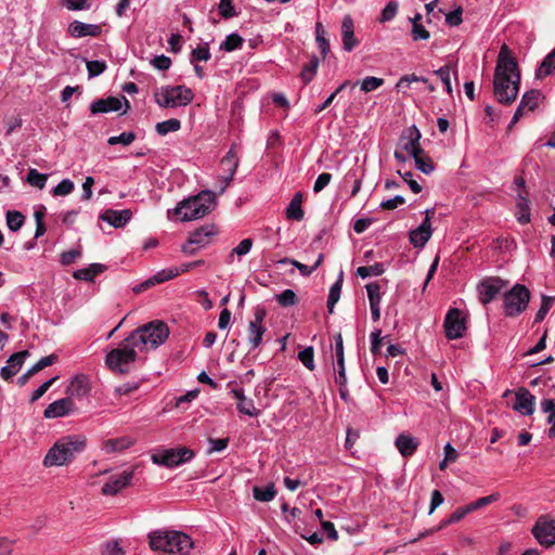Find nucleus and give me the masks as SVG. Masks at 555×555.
Listing matches in <instances>:
<instances>
[{
  "label": "nucleus",
  "mask_w": 555,
  "mask_h": 555,
  "mask_svg": "<svg viewBox=\"0 0 555 555\" xmlns=\"http://www.w3.org/2000/svg\"><path fill=\"white\" fill-rule=\"evenodd\" d=\"M388 338V336L382 337V331L376 330L371 333V352L376 356L380 352V347L383 340Z\"/></svg>",
  "instance_id": "680f3d73"
},
{
  "label": "nucleus",
  "mask_w": 555,
  "mask_h": 555,
  "mask_svg": "<svg viewBox=\"0 0 555 555\" xmlns=\"http://www.w3.org/2000/svg\"><path fill=\"white\" fill-rule=\"evenodd\" d=\"M469 513H472V512L469 509L468 504L466 506L459 507L449 516V518L447 520H444L442 522V525L440 527L443 528L450 524L457 522V521L462 520Z\"/></svg>",
  "instance_id": "4d7b16f0"
},
{
  "label": "nucleus",
  "mask_w": 555,
  "mask_h": 555,
  "mask_svg": "<svg viewBox=\"0 0 555 555\" xmlns=\"http://www.w3.org/2000/svg\"><path fill=\"white\" fill-rule=\"evenodd\" d=\"M517 207L520 211V215L518 216V221L522 224L528 223L530 221L528 201L525 197L519 196Z\"/></svg>",
  "instance_id": "052dcab7"
},
{
  "label": "nucleus",
  "mask_w": 555,
  "mask_h": 555,
  "mask_svg": "<svg viewBox=\"0 0 555 555\" xmlns=\"http://www.w3.org/2000/svg\"><path fill=\"white\" fill-rule=\"evenodd\" d=\"M216 205V195L211 191L182 201L175 209V215L182 221L195 220L208 215Z\"/></svg>",
  "instance_id": "20e7f679"
},
{
  "label": "nucleus",
  "mask_w": 555,
  "mask_h": 555,
  "mask_svg": "<svg viewBox=\"0 0 555 555\" xmlns=\"http://www.w3.org/2000/svg\"><path fill=\"white\" fill-rule=\"evenodd\" d=\"M431 224L426 211V217L421 225L410 232V242L414 247H424L431 236Z\"/></svg>",
  "instance_id": "6ab92c4d"
},
{
  "label": "nucleus",
  "mask_w": 555,
  "mask_h": 555,
  "mask_svg": "<svg viewBox=\"0 0 555 555\" xmlns=\"http://www.w3.org/2000/svg\"><path fill=\"white\" fill-rule=\"evenodd\" d=\"M443 327L448 339H459L464 336L466 325L457 308H451L447 312Z\"/></svg>",
  "instance_id": "9d476101"
},
{
  "label": "nucleus",
  "mask_w": 555,
  "mask_h": 555,
  "mask_svg": "<svg viewBox=\"0 0 555 555\" xmlns=\"http://www.w3.org/2000/svg\"><path fill=\"white\" fill-rule=\"evenodd\" d=\"M193 548V541L192 539L181 532V531H175L170 530L169 532V543L168 547L166 550V553L169 555H189L190 551Z\"/></svg>",
  "instance_id": "f8f14e48"
},
{
  "label": "nucleus",
  "mask_w": 555,
  "mask_h": 555,
  "mask_svg": "<svg viewBox=\"0 0 555 555\" xmlns=\"http://www.w3.org/2000/svg\"><path fill=\"white\" fill-rule=\"evenodd\" d=\"M106 270V266L102 263H92L88 268H83L74 272L73 276L76 280L93 281V279L103 273Z\"/></svg>",
  "instance_id": "c85d7f7f"
},
{
  "label": "nucleus",
  "mask_w": 555,
  "mask_h": 555,
  "mask_svg": "<svg viewBox=\"0 0 555 555\" xmlns=\"http://www.w3.org/2000/svg\"><path fill=\"white\" fill-rule=\"evenodd\" d=\"M555 70V49L552 50L541 62L535 70V78L543 79Z\"/></svg>",
  "instance_id": "2f4dec72"
},
{
  "label": "nucleus",
  "mask_w": 555,
  "mask_h": 555,
  "mask_svg": "<svg viewBox=\"0 0 555 555\" xmlns=\"http://www.w3.org/2000/svg\"><path fill=\"white\" fill-rule=\"evenodd\" d=\"M221 168L223 173H228V180H233L236 168L238 166V158L235 149L232 146L221 159Z\"/></svg>",
  "instance_id": "cd10ccee"
},
{
  "label": "nucleus",
  "mask_w": 555,
  "mask_h": 555,
  "mask_svg": "<svg viewBox=\"0 0 555 555\" xmlns=\"http://www.w3.org/2000/svg\"><path fill=\"white\" fill-rule=\"evenodd\" d=\"M279 263H281V264H286V263L293 264L295 268H297L299 270L300 274L304 275V276H309L313 272L312 267H308V266H306V264H304V263H301V262H299V261H297L295 259H291V258H287V257L279 260Z\"/></svg>",
  "instance_id": "e2e57ef3"
},
{
  "label": "nucleus",
  "mask_w": 555,
  "mask_h": 555,
  "mask_svg": "<svg viewBox=\"0 0 555 555\" xmlns=\"http://www.w3.org/2000/svg\"><path fill=\"white\" fill-rule=\"evenodd\" d=\"M168 336V325L164 321L154 320L131 332L128 341H132V346H137L139 350L156 349Z\"/></svg>",
  "instance_id": "7ed1b4c3"
},
{
  "label": "nucleus",
  "mask_w": 555,
  "mask_h": 555,
  "mask_svg": "<svg viewBox=\"0 0 555 555\" xmlns=\"http://www.w3.org/2000/svg\"><path fill=\"white\" fill-rule=\"evenodd\" d=\"M300 362L309 370L313 371L314 365V350L312 347H307L298 353Z\"/></svg>",
  "instance_id": "3c124183"
},
{
  "label": "nucleus",
  "mask_w": 555,
  "mask_h": 555,
  "mask_svg": "<svg viewBox=\"0 0 555 555\" xmlns=\"http://www.w3.org/2000/svg\"><path fill=\"white\" fill-rule=\"evenodd\" d=\"M254 499L259 502H270L276 495V490L273 483H269L266 487H254L253 488Z\"/></svg>",
  "instance_id": "c9c22d12"
},
{
  "label": "nucleus",
  "mask_w": 555,
  "mask_h": 555,
  "mask_svg": "<svg viewBox=\"0 0 555 555\" xmlns=\"http://www.w3.org/2000/svg\"><path fill=\"white\" fill-rule=\"evenodd\" d=\"M302 194L296 193L286 208V217L291 220L301 221L305 212L301 208Z\"/></svg>",
  "instance_id": "c756f323"
},
{
  "label": "nucleus",
  "mask_w": 555,
  "mask_h": 555,
  "mask_svg": "<svg viewBox=\"0 0 555 555\" xmlns=\"http://www.w3.org/2000/svg\"><path fill=\"white\" fill-rule=\"evenodd\" d=\"M530 300L529 289L521 284L514 285L503 296V307L506 317H517L524 312Z\"/></svg>",
  "instance_id": "423d86ee"
},
{
  "label": "nucleus",
  "mask_w": 555,
  "mask_h": 555,
  "mask_svg": "<svg viewBox=\"0 0 555 555\" xmlns=\"http://www.w3.org/2000/svg\"><path fill=\"white\" fill-rule=\"evenodd\" d=\"M344 281V272L340 271L337 281L331 286L327 297V310L330 313H334L335 305L340 298L341 287Z\"/></svg>",
  "instance_id": "473e14b6"
},
{
  "label": "nucleus",
  "mask_w": 555,
  "mask_h": 555,
  "mask_svg": "<svg viewBox=\"0 0 555 555\" xmlns=\"http://www.w3.org/2000/svg\"><path fill=\"white\" fill-rule=\"evenodd\" d=\"M396 447L404 457H408L415 452L417 442L412 436L400 434L396 439Z\"/></svg>",
  "instance_id": "bb28decb"
},
{
  "label": "nucleus",
  "mask_w": 555,
  "mask_h": 555,
  "mask_svg": "<svg viewBox=\"0 0 555 555\" xmlns=\"http://www.w3.org/2000/svg\"><path fill=\"white\" fill-rule=\"evenodd\" d=\"M74 410V401L69 397L50 403L43 411L44 418H57L68 415Z\"/></svg>",
  "instance_id": "f3484780"
},
{
  "label": "nucleus",
  "mask_w": 555,
  "mask_h": 555,
  "mask_svg": "<svg viewBox=\"0 0 555 555\" xmlns=\"http://www.w3.org/2000/svg\"><path fill=\"white\" fill-rule=\"evenodd\" d=\"M535 406V397L525 387L519 388L515 393L513 409L522 415H532Z\"/></svg>",
  "instance_id": "4468645a"
},
{
  "label": "nucleus",
  "mask_w": 555,
  "mask_h": 555,
  "mask_svg": "<svg viewBox=\"0 0 555 555\" xmlns=\"http://www.w3.org/2000/svg\"><path fill=\"white\" fill-rule=\"evenodd\" d=\"M210 59V51L208 44L198 46L191 53V62L208 61Z\"/></svg>",
  "instance_id": "13d9d810"
},
{
  "label": "nucleus",
  "mask_w": 555,
  "mask_h": 555,
  "mask_svg": "<svg viewBox=\"0 0 555 555\" xmlns=\"http://www.w3.org/2000/svg\"><path fill=\"white\" fill-rule=\"evenodd\" d=\"M219 14L223 18H231L236 15L235 9L232 5V0H220Z\"/></svg>",
  "instance_id": "338daca9"
},
{
  "label": "nucleus",
  "mask_w": 555,
  "mask_h": 555,
  "mask_svg": "<svg viewBox=\"0 0 555 555\" xmlns=\"http://www.w3.org/2000/svg\"><path fill=\"white\" fill-rule=\"evenodd\" d=\"M24 221L25 217L22 212L17 210H9L7 212V224L11 231H18L23 227Z\"/></svg>",
  "instance_id": "58836bf2"
},
{
  "label": "nucleus",
  "mask_w": 555,
  "mask_h": 555,
  "mask_svg": "<svg viewBox=\"0 0 555 555\" xmlns=\"http://www.w3.org/2000/svg\"><path fill=\"white\" fill-rule=\"evenodd\" d=\"M68 33L74 38H82L87 36L98 37L102 33V27L94 24H85L79 21H74L68 26Z\"/></svg>",
  "instance_id": "412c9836"
},
{
  "label": "nucleus",
  "mask_w": 555,
  "mask_h": 555,
  "mask_svg": "<svg viewBox=\"0 0 555 555\" xmlns=\"http://www.w3.org/2000/svg\"><path fill=\"white\" fill-rule=\"evenodd\" d=\"M320 60L318 56L313 55L311 60L304 65L302 70L300 73V78L304 83H309L315 76L319 68Z\"/></svg>",
  "instance_id": "e433bc0d"
},
{
  "label": "nucleus",
  "mask_w": 555,
  "mask_h": 555,
  "mask_svg": "<svg viewBox=\"0 0 555 555\" xmlns=\"http://www.w3.org/2000/svg\"><path fill=\"white\" fill-rule=\"evenodd\" d=\"M540 91L529 90L522 95L519 105L528 111H533L539 105Z\"/></svg>",
  "instance_id": "4c0bfd02"
},
{
  "label": "nucleus",
  "mask_w": 555,
  "mask_h": 555,
  "mask_svg": "<svg viewBox=\"0 0 555 555\" xmlns=\"http://www.w3.org/2000/svg\"><path fill=\"white\" fill-rule=\"evenodd\" d=\"M132 211L130 209L122 210H114L106 209L100 218L106 222H108L114 228H122L127 224V222L131 219Z\"/></svg>",
  "instance_id": "4be33fe9"
},
{
  "label": "nucleus",
  "mask_w": 555,
  "mask_h": 555,
  "mask_svg": "<svg viewBox=\"0 0 555 555\" xmlns=\"http://www.w3.org/2000/svg\"><path fill=\"white\" fill-rule=\"evenodd\" d=\"M554 300L555 297H550L545 295L542 296V305L535 314L534 323H539L544 320Z\"/></svg>",
  "instance_id": "864d4df0"
},
{
  "label": "nucleus",
  "mask_w": 555,
  "mask_h": 555,
  "mask_svg": "<svg viewBox=\"0 0 555 555\" xmlns=\"http://www.w3.org/2000/svg\"><path fill=\"white\" fill-rule=\"evenodd\" d=\"M181 128V121L177 118H171L162 122H158L155 127L156 132L159 135H166L169 132L178 131Z\"/></svg>",
  "instance_id": "ea45409f"
},
{
  "label": "nucleus",
  "mask_w": 555,
  "mask_h": 555,
  "mask_svg": "<svg viewBox=\"0 0 555 555\" xmlns=\"http://www.w3.org/2000/svg\"><path fill=\"white\" fill-rule=\"evenodd\" d=\"M384 264L382 262H375L372 266H363L357 269V274L362 279L372 276V275H382L384 273Z\"/></svg>",
  "instance_id": "a19ab883"
},
{
  "label": "nucleus",
  "mask_w": 555,
  "mask_h": 555,
  "mask_svg": "<svg viewBox=\"0 0 555 555\" xmlns=\"http://www.w3.org/2000/svg\"><path fill=\"white\" fill-rule=\"evenodd\" d=\"M520 86L518 63L506 44H503L495 66L493 93L499 103L511 105L517 98Z\"/></svg>",
  "instance_id": "f257e3e1"
},
{
  "label": "nucleus",
  "mask_w": 555,
  "mask_h": 555,
  "mask_svg": "<svg viewBox=\"0 0 555 555\" xmlns=\"http://www.w3.org/2000/svg\"><path fill=\"white\" fill-rule=\"evenodd\" d=\"M253 246V240L251 238H244L240 242V244L232 249L230 257H233L234 254L238 256H244L248 254Z\"/></svg>",
  "instance_id": "774afa93"
},
{
  "label": "nucleus",
  "mask_w": 555,
  "mask_h": 555,
  "mask_svg": "<svg viewBox=\"0 0 555 555\" xmlns=\"http://www.w3.org/2000/svg\"><path fill=\"white\" fill-rule=\"evenodd\" d=\"M414 160L417 169L426 175L433 172L435 169L433 160L429 157L424 156V154H418L416 157H414Z\"/></svg>",
  "instance_id": "6e6d98bb"
},
{
  "label": "nucleus",
  "mask_w": 555,
  "mask_h": 555,
  "mask_svg": "<svg viewBox=\"0 0 555 555\" xmlns=\"http://www.w3.org/2000/svg\"><path fill=\"white\" fill-rule=\"evenodd\" d=\"M451 64H446L439 69L435 72L437 76L441 79L442 83L446 87V90L449 94H452V86H451Z\"/></svg>",
  "instance_id": "de8ad7c7"
},
{
  "label": "nucleus",
  "mask_w": 555,
  "mask_h": 555,
  "mask_svg": "<svg viewBox=\"0 0 555 555\" xmlns=\"http://www.w3.org/2000/svg\"><path fill=\"white\" fill-rule=\"evenodd\" d=\"M500 499V493H492L488 496L479 498L478 500L472 502L468 504L470 512H475L477 509H480L491 503L496 502Z\"/></svg>",
  "instance_id": "8fccbe9b"
},
{
  "label": "nucleus",
  "mask_w": 555,
  "mask_h": 555,
  "mask_svg": "<svg viewBox=\"0 0 555 555\" xmlns=\"http://www.w3.org/2000/svg\"><path fill=\"white\" fill-rule=\"evenodd\" d=\"M341 40L343 48L347 52H351L359 44V40L354 37V25L350 15H345L343 18Z\"/></svg>",
  "instance_id": "aec40b11"
},
{
  "label": "nucleus",
  "mask_w": 555,
  "mask_h": 555,
  "mask_svg": "<svg viewBox=\"0 0 555 555\" xmlns=\"http://www.w3.org/2000/svg\"><path fill=\"white\" fill-rule=\"evenodd\" d=\"M276 301L282 307H292L297 304V295L292 289H285L275 296Z\"/></svg>",
  "instance_id": "09e8293b"
},
{
  "label": "nucleus",
  "mask_w": 555,
  "mask_h": 555,
  "mask_svg": "<svg viewBox=\"0 0 555 555\" xmlns=\"http://www.w3.org/2000/svg\"><path fill=\"white\" fill-rule=\"evenodd\" d=\"M170 530H155L149 533L150 548L157 553H166Z\"/></svg>",
  "instance_id": "a878e982"
},
{
  "label": "nucleus",
  "mask_w": 555,
  "mask_h": 555,
  "mask_svg": "<svg viewBox=\"0 0 555 555\" xmlns=\"http://www.w3.org/2000/svg\"><path fill=\"white\" fill-rule=\"evenodd\" d=\"M47 180L48 176L39 172L37 169H29L27 173V182L39 190L44 188Z\"/></svg>",
  "instance_id": "37998d69"
},
{
  "label": "nucleus",
  "mask_w": 555,
  "mask_h": 555,
  "mask_svg": "<svg viewBox=\"0 0 555 555\" xmlns=\"http://www.w3.org/2000/svg\"><path fill=\"white\" fill-rule=\"evenodd\" d=\"M384 83V79L377 77H366L361 81V90L371 92Z\"/></svg>",
  "instance_id": "0e129e2a"
},
{
  "label": "nucleus",
  "mask_w": 555,
  "mask_h": 555,
  "mask_svg": "<svg viewBox=\"0 0 555 555\" xmlns=\"http://www.w3.org/2000/svg\"><path fill=\"white\" fill-rule=\"evenodd\" d=\"M133 477V470H124L120 474L113 475L103 486L102 492L105 495H115L126 488Z\"/></svg>",
  "instance_id": "dca6fc26"
},
{
  "label": "nucleus",
  "mask_w": 555,
  "mask_h": 555,
  "mask_svg": "<svg viewBox=\"0 0 555 555\" xmlns=\"http://www.w3.org/2000/svg\"><path fill=\"white\" fill-rule=\"evenodd\" d=\"M541 411L543 413H548L547 423L551 425L548 429V437H555V402L551 399H543L541 401Z\"/></svg>",
  "instance_id": "72a5a7b5"
},
{
  "label": "nucleus",
  "mask_w": 555,
  "mask_h": 555,
  "mask_svg": "<svg viewBox=\"0 0 555 555\" xmlns=\"http://www.w3.org/2000/svg\"><path fill=\"white\" fill-rule=\"evenodd\" d=\"M233 397L237 400L236 408L240 413L248 416H257L260 411L255 408L253 399H247L242 388L231 390Z\"/></svg>",
  "instance_id": "b1692460"
},
{
  "label": "nucleus",
  "mask_w": 555,
  "mask_h": 555,
  "mask_svg": "<svg viewBox=\"0 0 555 555\" xmlns=\"http://www.w3.org/2000/svg\"><path fill=\"white\" fill-rule=\"evenodd\" d=\"M28 350L13 353L7 361V365L1 369L0 376L4 380L12 378L22 367L25 359L29 357Z\"/></svg>",
  "instance_id": "a211bd4d"
},
{
  "label": "nucleus",
  "mask_w": 555,
  "mask_h": 555,
  "mask_svg": "<svg viewBox=\"0 0 555 555\" xmlns=\"http://www.w3.org/2000/svg\"><path fill=\"white\" fill-rule=\"evenodd\" d=\"M421 132L416 127L408 129V137H402L400 141V149L408 155L416 157L418 154H424V150L420 144Z\"/></svg>",
  "instance_id": "2eb2a0df"
},
{
  "label": "nucleus",
  "mask_w": 555,
  "mask_h": 555,
  "mask_svg": "<svg viewBox=\"0 0 555 555\" xmlns=\"http://www.w3.org/2000/svg\"><path fill=\"white\" fill-rule=\"evenodd\" d=\"M130 441L127 438L109 439L104 443V450L107 453L121 451L130 446Z\"/></svg>",
  "instance_id": "49530a36"
},
{
  "label": "nucleus",
  "mask_w": 555,
  "mask_h": 555,
  "mask_svg": "<svg viewBox=\"0 0 555 555\" xmlns=\"http://www.w3.org/2000/svg\"><path fill=\"white\" fill-rule=\"evenodd\" d=\"M122 102L125 104V111L122 114H126L130 109V102L125 98H116V96H107L105 99H98L93 101L90 105V112L93 115L100 114V113H111V112H118L121 106Z\"/></svg>",
  "instance_id": "9b49d317"
},
{
  "label": "nucleus",
  "mask_w": 555,
  "mask_h": 555,
  "mask_svg": "<svg viewBox=\"0 0 555 555\" xmlns=\"http://www.w3.org/2000/svg\"><path fill=\"white\" fill-rule=\"evenodd\" d=\"M244 40L243 38L237 34H231L227 36L225 40L222 42L220 49L232 52L234 50H237L242 47Z\"/></svg>",
  "instance_id": "a18cd8bd"
},
{
  "label": "nucleus",
  "mask_w": 555,
  "mask_h": 555,
  "mask_svg": "<svg viewBox=\"0 0 555 555\" xmlns=\"http://www.w3.org/2000/svg\"><path fill=\"white\" fill-rule=\"evenodd\" d=\"M57 356L52 353L48 357L41 358L34 366H31L25 374L18 377L17 384L23 387L28 380L38 372L54 364L57 361Z\"/></svg>",
  "instance_id": "393cba45"
},
{
  "label": "nucleus",
  "mask_w": 555,
  "mask_h": 555,
  "mask_svg": "<svg viewBox=\"0 0 555 555\" xmlns=\"http://www.w3.org/2000/svg\"><path fill=\"white\" fill-rule=\"evenodd\" d=\"M135 140V133L132 131L122 132L119 135L108 138L107 143L109 145L122 144L130 145Z\"/></svg>",
  "instance_id": "603ef678"
},
{
  "label": "nucleus",
  "mask_w": 555,
  "mask_h": 555,
  "mask_svg": "<svg viewBox=\"0 0 555 555\" xmlns=\"http://www.w3.org/2000/svg\"><path fill=\"white\" fill-rule=\"evenodd\" d=\"M89 391H90L89 379L85 375L75 376L66 389L67 397H69V398H72V397L83 398L89 393Z\"/></svg>",
  "instance_id": "5701e85b"
},
{
  "label": "nucleus",
  "mask_w": 555,
  "mask_h": 555,
  "mask_svg": "<svg viewBox=\"0 0 555 555\" xmlns=\"http://www.w3.org/2000/svg\"><path fill=\"white\" fill-rule=\"evenodd\" d=\"M505 286L500 278H489L478 285L479 298L483 305L491 302Z\"/></svg>",
  "instance_id": "ddd939ff"
},
{
  "label": "nucleus",
  "mask_w": 555,
  "mask_h": 555,
  "mask_svg": "<svg viewBox=\"0 0 555 555\" xmlns=\"http://www.w3.org/2000/svg\"><path fill=\"white\" fill-rule=\"evenodd\" d=\"M75 189V184L69 179L62 180L52 191L54 196H66Z\"/></svg>",
  "instance_id": "5fc2aeb1"
},
{
  "label": "nucleus",
  "mask_w": 555,
  "mask_h": 555,
  "mask_svg": "<svg viewBox=\"0 0 555 555\" xmlns=\"http://www.w3.org/2000/svg\"><path fill=\"white\" fill-rule=\"evenodd\" d=\"M216 234L214 227L199 228L191 233V243H194L197 247H204L209 243V238Z\"/></svg>",
  "instance_id": "7c9ffc66"
},
{
  "label": "nucleus",
  "mask_w": 555,
  "mask_h": 555,
  "mask_svg": "<svg viewBox=\"0 0 555 555\" xmlns=\"http://www.w3.org/2000/svg\"><path fill=\"white\" fill-rule=\"evenodd\" d=\"M82 60L86 62L89 78L100 76L107 68V65L104 61H88L87 59Z\"/></svg>",
  "instance_id": "c03bdc74"
},
{
  "label": "nucleus",
  "mask_w": 555,
  "mask_h": 555,
  "mask_svg": "<svg viewBox=\"0 0 555 555\" xmlns=\"http://www.w3.org/2000/svg\"><path fill=\"white\" fill-rule=\"evenodd\" d=\"M194 94L185 86L163 87L156 94V103L160 107H175L177 105H188L193 101Z\"/></svg>",
  "instance_id": "0eeeda50"
},
{
  "label": "nucleus",
  "mask_w": 555,
  "mask_h": 555,
  "mask_svg": "<svg viewBox=\"0 0 555 555\" xmlns=\"http://www.w3.org/2000/svg\"><path fill=\"white\" fill-rule=\"evenodd\" d=\"M194 452L185 447L160 450L152 455L154 464L175 467L192 460Z\"/></svg>",
  "instance_id": "6e6552de"
},
{
  "label": "nucleus",
  "mask_w": 555,
  "mask_h": 555,
  "mask_svg": "<svg viewBox=\"0 0 555 555\" xmlns=\"http://www.w3.org/2000/svg\"><path fill=\"white\" fill-rule=\"evenodd\" d=\"M59 377L55 376L47 382H44L42 385H40L30 396L29 402L34 403L37 400H39L48 390L49 388L55 383V380Z\"/></svg>",
  "instance_id": "bf43d9fd"
},
{
  "label": "nucleus",
  "mask_w": 555,
  "mask_h": 555,
  "mask_svg": "<svg viewBox=\"0 0 555 555\" xmlns=\"http://www.w3.org/2000/svg\"><path fill=\"white\" fill-rule=\"evenodd\" d=\"M365 288L367 292L370 307L379 306L380 300H382L380 285L377 282H372V283L366 284Z\"/></svg>",
  "instance_id": "79ce46f5"
},
{
  "label": "nucleus",
  "mask_w": 555,
  "mask_h": 555,
  "mask_svg": "<svg viewBox=\"0 0 555 555\" xmlns=\"http://www.w3.org/2000/svg\"><path fill=\"white\" fill-rule=\"evenodd\" d=\"M264 333L266 327L263 325L248 324V344L250 349H256L260 346Z\"/></svg>",
  "instance_id": "f704fd0d"
},
{
  "label": "nucleus",
  "mask_w": 555,
  "mask_h": 555,
  "mask_svg": "<svg viewBox=\"0 0 555 555\" xmlns=\"http://www.w3.org/2000/svg\"><path fill=\"white\" fill-rule=\"evenodd\" d=\"M531 532L541 545L545 547L553 546L555 544V519L540 516Z\"/></svg>",
  "instance_id": "1a4fd4ad"
},
{
  "label": "nucleus",
  "mask_w": 555,
  "mask_h": 555,
  "mask_svg": "<svg viewBox=\"0 0 555 555\" xmlns=\"http://www.w3.org/2000/svg\"><path fill=\"white\" fill-rule=\"evenodd\" d=\"M86 448V438L80 435L65 436L55 441L43 459L46 467L70 463Z\"/></svg>",
  "instance_id": "f03ea898"
},
{
  "label": "nucleus",
  "mask_w": 555,
  "mask_h": 555,
  "mask_svg": "<svg viewBox=\"0 0 555 555\" xmlns=\"http://www.w3.org/2000/svg\"><path fill=\"white\" fill-rule=\"evenodd\" d=\"M137 346L126 337L118 347L112 349L105 357V364L115 374L127 375L131 372L138 353Z\"/></svg>",
  "instance_id": "39448f33"
},
{
  "label": "nucleus",
  "mask_w": 555,
  "mask_h": 555,
  "mask_svg": "<svg viewBox=\"0 0 555 555\" xmlns=\"http://www.w3.org/2000/svg\"><path fill=\"white\" fill-rule=\"evenodd\" d=\"M398 11V3L395 1H390L382 11L379 22H389L391 21Z\"/></svg>",
  "instance_id": "69168bd1"
}]
</instances>
